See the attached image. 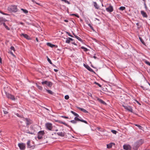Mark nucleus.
<instances>
[{"instance_id": "f257e3e1", "label": "nucleus", "mask_w": 150, "mask_h": 150, "mask_svg": "<svg viewBox=\"0 0 150 150\" xmlns=\"http://www.w3.org/2000/svg\"><path fill=\"white\" fill-rule=\"evenodd\" d=\"M8 10L11 12H16L17 11V6L15 5L9 6L8 7Z\"/></svg>"}, {"instance_id": "f03ea898", "label": "nucleus", "mask_w": 150, "mask_h": 150, "mask_svg": "<svg viewBox=\"0 0 150 150\" xmlns=\"http://www.w3.org/2000/svg\"><path fill=\"white\" fill-rule=\"evenodd\" d=\"M143 142L144 141L142 139L139 140L134 144V146L136 148H138L139 146L141 145Z\"/></svg>"}, {"instance_id": "7ed1b4c3", "label": "nucleus", "mask_w": 150, "mask_h": 150, "mask_svg": "<svg viewBox=\"0 0 150 150\" xmlns=\"http://www.w3.org/2000/svg\"><path fill=\"white\" fill-rule=\"evenodd\" d=\"M75 116H76V117L74 118V120H77L78 121H80L81 122H84L86 124H87V122L86 121L83 120L82 119H80L78 117H79V115L76 113H75V114L74 115Z\"/></svg>"}, {"instance_id": "20e7f679", "label": "nucleus", "mask_w": 150, "mask_h": 150, "mask_svg": "<svg viewBox=\"0 0 150 150\" xmlns=\"http://www.w3.org/2000/svg\"><path fill=\"white\" fill-rule=\"evenodd\" d=\"M42 84L43 85H46L47 86L50 87H51L52 85V82L50 81H47L42 82Z\"/></svg>"}, {"instance_id": "39448f33", "label": "nucleus", "mask_w": 150, "mask_h": 150, "mask_svg": "<svg viewBox=\"0 0 150 150\" xmlns=\"http://www.w3.org/2000/svg\"><path fill=\"white\" fill-rule=\"evenodd\" d=\"M5 93L7 97L8 98H10L13 100H15V98L12 95L8 93H7V92H6V91H5Z\"/></svg>"}, {"instance_id": "423d86ee", "label": "nucleus", "mask_w": 150, "mask_h": 150, "mask_svg": "<svg viewBox=\"0 0 150 150\" xmlns=\"http://www.w3.org/2000/svg\"><path fill=\"white\" fill-rule=\"evenodd\" d=\"M45 134L44 132L43 131H39L38 133V139H41L42 138V137Z\"/></svg>"}, {"instance_id": "0eeeda50", "label": "nucleus", "mask_w": 150, "mask_h": 150, "mask_svg": "<svg viewBox=\"0 0 150 150\" xmlns=\"http://www.w3.org/2000/svg\"><path fill=\"white\" fill-rule=\"evenodd\" d=\"M123 149L125 150H131L132 147L129 145L125 144L123 146Z\"/></svg>"}, {"instance_id": "6e6552de", "label": "nucleus", "mask_w": 150, "mask_h": 150, "mask_svg": "<svg viewBox=\"0 0 150 150\" xmlns=\"http://www.w3.org/2000/svg\"><path fill=\"white\" fill-rule=\"evenodd\" d=\"M18 145L21 150H23L25 148V145L23 143H19Z\"/></svg>"}, {"instance_id": "1a4fd4ad", "label": "nucleus", "mask_w": 150, "mask_h": 150, "mask_svg": "<svg viewBox=\"0 0 150 150\" xmlns=\"http://www.w3.org/2000/svg\"><path fill=\"white\" fill-rule=\"evenodd\" d=\"M46 126L47 128L49 130H51L52 128V125L50 123H47L46 124Z\"/></svg>"}, {"instance_id": "9d476101", "label": "nucleus", "mask_w": 150, "mask_h": 150, "mask_svg": "<svg viewBox=\"0 0 150 150\" xmlns=\"http://www.w3.org/2000/svg\"><path fill=\"white\" fill-rule=\"evenodd\" d=\"M123 106L125 109H126L128 111L131 112H132V109L131 107L130 106H126L124 105H123Z\"/></svg>"}, {"instance_id": "9b49d317", "label": "nucleus", "mask_w": 150, "mask_h": 150, "mask_svg": "<svg viewBox=\"0 0 150 150\" xmlns=\"http://www.w3.org/2000/svg\"><path fill=\"white\" fill-rule=\"evenodd\" d=\"M106 10L110 12H111L113 11V7L111 6H110L106 8Z\"/></svg>"}, {"instance_id": "f8f14e48", "label": "nucleus", "mask_w": 150, "mask_h": 150, "mask_svg": "<svg viewBox=\"0 0 150 150\" xmlns=\"http://www.w3.org/2000/svg\"><path fill=\"white\" fill-rule=\"evenodd\" d=\"M57 134L59 136L63 137L65 135V133L64 132H57Z\"/></svg>"}, {"instance_id": "ddd939ff", "label": "nucleus", "mask_w": 150, "mask_h": 150, "mask_svg": "<svg viewBox=\"0 0 150 150\" xmlns=\"http://www.w3.org/2000/svg\"><path fill=\"white\" fill-rule=\"evenodd\" d=\"M141 13L143 17L145 18H147L148 17L147 15L144 11H141Z\"/></svg>"}, {"instance_id": "4468645a", "label": "nucleus", "mask_w": 150, "mask_h": 150, "mask_svg": "<svg viewBox=\"0 0 150 150\" xmlns=\"http://www.w3.org/2000/svg\"><path fill=\"white\" fill-rule=\"evenodd\" d=\"M84 66L88 70L91 71H93V70L88 65H86L84 64Z\"/></svg>"}, {"instance_id": "2eb2a0df", "label": "nucleus", "mask_w": 150, "mask_h": 150, "mask_svg": "<svg viewBox=\"0 0 150 150\" xmlns=\"http://www.w3.org/2000/svg\"><path fill=\"white\" fill-rule=\"evenodd\" d=\"M97 100L99 101L100 103H102V104H106V103L104 102L103 100H102L101 99H100V98H97Z\"/></svg>"}, {"instance_id": "dca6fc26", "label": "nucleus", "mask_w": 150, "mask_h": 150, "mask_svg": "<svg viewBox=\"0 0 150 150\" xmlns=\"http://www.w3.org/2000/svg\"><path fill=\"white\" fill-rule=\"evenodd\" d=\"M77 108L78 109H80V110H81L83 111V112H84L85 113H87L88 112L87 110H85V109H84L83 108H80L79 107H77Z\"/></svg>"}, {"instance_id": "f3484780", "label": "nucleus", "mask_w": 150, "mask_h": 150, "mask_svg": "<svg viewBox=\"0 0 150 150\" xmlns=\"http://www.w3.org/2000/svg\"><path fill=\"white\" fill-rule=\"evenodd\" d=\"M21 35L23 36L24 38H26L27 39H29L30 38L29 37L27 34L22 33Z\"/></svg>"}, {"instance_id": "a211bd4d", "label": "nucleus", "mask_w": 150, "mask_h": 150, "mask_svg": "<svg viewBox=\"0 0 150 150\" xmlns=\"http://www.w3.org/2000/svg\"><path fill=\"white\" fill-rule=\"evenodd\" d=\"M112 144H114L113 143H111L109 144H107V148H111L112 146Z\"/></svg>"}, {"instance_id": "6ab92c4d", "label": "nucleus", "mask_w": 150, "mask_h": 150, "mask_svg": "<svg viewBox=\"0 0 150 150\" xmlns=\"http://www.w3.org/2000/svg\"><path fill=\"white\" fill-rule=\"evenodd\" d=\"M93 4L94 6L96 8L98 9L99 8V7L97 4L96 3V2H93Z\"/></svg>"}, {"instance_id": "aec40b11", "label": "nucleus", "mask_w": 150, "mask_h": 150, "mask_svg": "<svg viewBox=\"0 0 150 150\" xmlns=\"http://www.w3.org/2000/svg\"><path fill=\"white\" fill-rule=\"evenodd\" d=\"M47 46L50 47H53L55 46L54 45L51 44L50 43H47Z\"/></svg>"}, {"instance_id": "412c9836", "label": "nucleus", "mask_w": 150, "mask_h": 150, "mask_svg": "<svg viewBox=\"0 0 150 150\" xmlns=\"http://www.w3.org/2000/svg\"><path fill=\"white\" fill-rule=\"evenodd\" d=\"M73 35H74V37L78 40L80 41H82V40L79 37H78V36H76V35H75L74 33H73Z\"/></svg>"}, {"instance_id": "4be33fe9", "label": "nucleus", "mask_w": 150, "mask_h": 150, "mask_svg": "<svg viewBox=\"0 0 150 150\" xmlns=\"http://www.w3.org/2000/svg\"><path fill=\"white\" fill-rule=\"evenodd\" d=\"M30 141L29 140L27 142L28 147L30 148L32 147V146L30 145Z\"/></svg>"}, {"instance_id": "5701e85b", "label": "nucleus", "mask_w": 150, "mask_h": 150, "mask_svg": "<svg viewBox=\"0 0 150 150\" xmlns=\"http://www.w3.org/2000/svg\"><path fill=\"white\" fill-rule=\"evenodd\" d=\"M21 10L23 11V13L25 14H27L28 13V11L26 9L21 8Z\"/></svg>"}, {"instance_id": "b1692460", "label": "nucleus", "mask_w": 150, "mask_h": 150, "mask_svg": "<svg viewBox=\"0 0 150 150\" xmlns=\"http://www.w3.org/2000/svg\"><path fill=\"white\" fill-rule=\"evenodd\" d=\"M46 91L48 93L52 95L53 93V92L50 90L46 89Z\"/></svg>"}, {"instance_id": "393cba45", "label": "nucleus", "mask_w": 150, "mask_h": 150, "mask_svg": "<svg viewBox=\"0 0 150 150\" xmlns=\"http://www.w3.org/2000/svg\"><path fill=\"white\" fill-rule=\"evenodd\" d=\"M3 24L6 29L8 30H10V28L6 25L4 23H3Z\"/></svg>"}, {"instance_id": "a878e982", "label": "nucleus", "mask_w": 150, "mask_h": 150, "mask_svg": "<svg viewBox=\"0 0 150 150\" xmlns=\"http://www.w3.org/2000/svg\"><path fill=\"white\" fill-rule=\"evenodd\" d=\"M4 21H5V20L4 19L2 18H0V24H3V23H2V22H4Z\"/></svg>"}, {"instance_id": "bb28decb", "label": "nucleus", "mask_w": 150, "mask_h": 150, "mask_svg": "<svg viewBox=\"0 0 150 150\" xmlns=\"http://www.w3.org/2000/svg\"><path fill=\"white\" fill-rule=\"evenodd\" d=\"M56 122H59V123H61L62 124H63L64 125H65L66 126H67V124H66L64 122H63L60 120H56Z\"/></svg>"}, {"instance_id": "cd10ccee", "label": "nucleus", "mask_w": 150, "mask_h": 150, "mask_svg": "<svg viewBox=\"0 0 150 150\" xmlns=\"http://www.w3.org/2000/svg\"><path fill=\"white\" fill-rule=\"evenodd\" d=\"M36 85L38 88L40 90H42V86L38 85L37 83H36Z\"/></svg>"}, {"instance_id": "c85d7f7f", "label": "nucleus", "mask_w": 150, "mask_h": 150, "mask_svg": "<svg viewBox=\"0 0 150 150\" xmlns=\"http://www.w3.org/2000/svg\"><path fill=\"white\" fill-rule=\"evenodd\" d=\"M81 49H83L84 51L85 52H86L88 51V49L85 47H81Z\"/></svg>"}, {"instance_id": "c756f323", "label": "nucleus", "mask_w": 150, "mask_h": 150, "mask_svg": "<svg viewBox=\"0 0 150 150\" xmlns=\"http://www.w3.org/2000/svg\"><path fill=\"white\" fill-rule=\"evenodd\" d=\"M125 9V8L124 6H121L119 8V9L123 11Z\"/></svg>"}, {"instance_id": "7c9ffc66", "label": "nucleus", "mask_w": 150, "mask_h": 150, "mask_svg": "<svg viewBox=\"0 0 150 150\" xmlns=\"http://www.w3.org/2000/svg\"><path fill=\"white\" fill-rule=\"evenodd\" d=\"M139 39L140 41L142 43V44H143L144 45H145V42H144V41H143V40L141 38H140V37L139 38Z\"/></svg>"}, {"instance_id": "2f4dec72", "label": "nucleus", "mask_w": 150, "mask_h": 150, "mask_svg": "<svg viewBox=\"0 0 150 150\" xmlns=\"http://www.w3.org/2000/svg\"><path fill=\"white\" fill-rule=\"evenodd\" d=\"M135 125L137 126L140 129H141V130H142V127L140 125H137V124H136V125Z\"/></svg>"}, {"instance_id": "473e14b6", "label": "nucleus", "mask_w": 150, "mask_h": 150, "mask_svg": "<svg viewBox=\"0 0 150 150\" xmlns=\"http://www.w3.org/2000/svg\"><path fill=\"white\" fill-rule=\"evenodd\" d=\"M47 60L51 64H52V63L51 62L50 59L47 56Z\"/></svg>"}, {"instance_id": "72a5a7b5", "label": "nucleus", "mask_w": 150, "mask_h": 150, "mask_svg": "<svg viewBox=\"0 0 150 150\" xmlns=\"http://www.w3.org/2000/svg\"><path fill=\"white\" fill-rule=\"evenodd\" d=\"M76 120H71L70 121L71 122V123H74V124H76Z\"/></svg>"}, {"instance_id": "f704fd0d", "label": "nucleus", "mask_w": 150, "mask_h": 150, "mask_svg": "<svg viewBox=\"0 0 150 150\" xmlns=\"http://www.w3.org/2000/svg\"><path fill=\"white\" fill-rule=\"evenodd\" d=\"M111 131L113 133L115 134H116L117 132V131L113 130H111Z\"/></svg>"}, {"instance_id": "c9c22d12", "label": "nucleus", "mask_w": 150, "mask_h": 150, "mask_svg": "<svg viewBox=\"0 0 150 150\" xmlns=\"http://www.w3.org/2000/svg\"><path fill=\"white\" fill-rule=\"evenodd\" d=\"M94 83L98 85L99 87H101V86L100 84L96 82H95Z\"/></svg>"}, {"instance_id": "e433bc0d", "label": "nucleus", "mask_w": 150, "mask_h": 150, "mask_svg": "<svg viewBox=\"0 0 150 150\" xmlns=\"http://www.w3.org/2000/svg\"><path fill=\"white\" fill-rule=\"evenodd\" d=\"M65 99L66 100H68L69 98V97L68 95H66L64 97Z\"/></svg>"}, {"instance_id": "4c0bfd02", "label": "nucleus", "mask_w": 150, "mask_h": 150, "mask_svg": "<svg viewBox=\"0 0 150 150\" xmlns=\"http://www.w3.org/2000/svg\"><path fill=\"white\" fill-rule=\"evenodd\" d=\"M66 42L67 43H69L70 42V40L69 39V38H67L66 41Z\"/></svg>"}, {"instance_id": "58836bf2", "label": "nucleus", "mask_w": 150, "mask_h": 150, "mask_svg": "<svg viewBox=\"0 0 150 150\" xmlns=\"http://www.w3.org/2000/svg\"><path fill=\"white\" fill-rule=\"evenodd\" d=\"M10 49H11V50H13L14 51H15V49L14 47L13 46H11V47Z\"/></svg>"}, {"instance_id": "ea45409f", "label": "nucleus", "mask_w": 150, "mask_h": 150, "mask_svg": "<svg viewBox=\"0 0 150 150\" xmlns=\"http://www.w3.org/2000/svg\"><path fill=\"white\" fill-rule=\"evenodd\" d=\"M25 120L27 122H26V124L27 125H28L30 124V123H29V122L28 121V120L27 118H26L25 119Z\"/></svg>"}, {"instance_id": "a19ab883", "label": "nucleus", "mask_w": 150, "mask_h": 150, "mask_svg": "<svg viewBox=\"0 0 150 150\" xmlns=\"http://www.w3.org/2000/svg\"><path fill=\"white\" fill-rule=\"evenodd\" d=\"M145 62L146 64L150 66V63L149 62L146 61Z\"/></svg>"}, {"instance_id": "79ce46f5", "label": "nucleus", "mask_w": 150, "mask_h": 150, "mask_svg": "<svg viewBox=\"0 0 150 150\" xmlns=\"http://www.w3.org/2000/svg\"><path fill=\"white\" fill-rule=\"evenodd\" d=\"M3 112H4V113L5 114H7L8 113V112L7 111H6L5 110H4Z\"/></svg>"}, {"instance_id": "37998d69", "label": "nucleus", "mask_w": 150, "mask_h": 150, "mask_svg": "<svg viewBox=\"0 0 150 150\" xmlns=\"http://www.w3.org/2000/svg\"><path fill=\"white\" fill-rule=\"evenodd\" d=\"M61 117H63V118H65V119H68V117H67V116H62Z\"/></svg>"}, {"instance_id": "c03bdc74", "label": "nucleus", "mask_w": 150, "mask_h": 150, "mask_svg": "<svg viewBox=\"0 0 150 150\" xmlns=\"http://www.w3.org/2000/svg\"><path fill=\"white\" fill-rule=\"evenodd\" d=\"M71 15L75 16L77 17H79V16L78 15H76V14H71Z\"/></svg>"}, {"instance_id": "a18cd8bd", "label": "nucleus", "mask_w": 150, "mask_h": 150, "mask_svg": "<svg viewBox=\"0 0 150 150\" xmlns=\"http://www.w3.org/2000/svg\"><path fill=\"white\" fill-rule=\"evenodd\" d=\"M67 34H68V35L69 36H70L71 37H73L70 34V33H68V32H66Z\"/></svg>"}, {"instance_id": "49530a36", "label": "nucleus", "mask_w": 150, "mask_h": 150, "mask_svg": "<svg viewBox=\"0 0 150 150\" xmlns=\"http://www.w3.org/2000/svg\"><path fill=\"white\" fill-rule=\"evenodd\" d=\"M88 95L89 96H91V97H92V95L91 93H88Z\"/></svg>"}, {"instance_id": "de8ad7c7", "label": "nucleus", "mask_w": 150, "mask_h": 150, "mask_svg": "<svg viewBox=\"0 0 150 150\" xmlns=\"http://www.w3.org/2000/svg\"><path fill=\"white\" fill-rule=\"evenodd\" d=\"M16 115L18 116V117H22L20 115H19V114L18 113H16Z\"/></svg>"}, {"instance_id": "09e8293b", "label": "nucleus", "mask_w": 150, "mask_h": 150, "mask_svg": "<svg viewBox=\"0 0 150 150\" xmlns=\"http://www.w3.org/2000/svg\"><path fill=\"white\" fill-rule=\"evenodd\" d=\"M88 25L92 29H93V27L91 25V24H88Z\"/></svg>"}, {"instance_id": "8fccbe9b", "label": "nucleus", "mask_w": 150, "mask_h": 150, "mask_svg": "<svg viewBox=\"0 0 150 150\" xmlns=\"http://www.w3.org/2000/svg\"><path fill=\"white\" fill-rule=\"evenodd\" d=\"M144 6H145V8L146 10H147V6H146V5L145 4H144Z\"/></svg>"}, {"instance_id": "3c124183", "label": "nucleus", "mask_w": 150, "mask_h": 150, "mask_svg": "<svg viewBox=\"0 0 150 150\" xmlns=\"http://www.w3.org/2000/svg\"><path fill=\"white\" fill-rule=\"evenodd\" d=\"M10 53L11 54V55H12L13 56L15 57V55L13 54V53L12 52H10Z\"/></svg>"}, {"instance_id": "603ef678", "label": "nucleus", "mask_w": 150, "mask_h": 150, "mask_svg": "<svg viewBox=\"0 0 150 150\" xmlns=\"http://www.w3.org/2000/svg\"><path fill=\"white\" fill-rule=\"evenodd\" d=\"M69 39L70 40V41H73V39L71 38H69Z\"/></svg>"}, {"instance_id": "864d4df0", "label": "nucleus", "mask_w": 150, "mask_h": 150, "mask_svg": "<svg viewBox=\"0 0 150 150\" xmlns=\"http://www.w3.org/2000/svg\"><path fill=\"white\" fill-rule=\"evenodd\" d=\"M71 112L74 115V114H75V112H74V111H71Z\"/></svg>"}, {"instance_id": "5fc2aeb1", "label": "nucleus", "mask_w": 150, "mask_h": 150, "mask_svg": "<svg viewBox=\"0 0 150 150\" xmlns=\"http://www.w3.org/2000/svg\"><path fill=\"white\" fill-rule=\"evenodd\" d=\"M0 13H1L3 14H4V15H6V14H5V13H3L2 11H0Z\"/></svg>"}, {"instance_id": "6e6d98bb", "label": "nucleus", "mask_w": 150, "mask_h": 150, "mask_svg": "<svg viewBox=\"0 0 150 150\" xmlns=\"http://www.w3.org/2000/svg\"><path fill=\"white\" fill-rule=\"evenodd\" d=\"M64 21L65 22H68V21L67 20H64Z\"/></svg>"}, {"instance_id": "4d7b16f0", "label": "nucleus", "mask_w": 150, "mask_h": 150, "mask_svg": "<svg viewBox=\"0 0 150 150\" xmlns=\"http://www.w3.org/2000/svg\"><path fill=\"white\" fill-rule=\"evenodd\" d=\"M54 70L55 72H57L58 71V70L56 69H54Z\"/></svg>"}, {"instance_id": "13d9d810", "label": "nucleus", "mask_w": 150, "mask_h": 150, "mask_svg": "<svg viewBox=\"0 0 150 150\" xmlns=\"http://www.w3.org/2000/svg\"><path fill=\"white\" fill-rule=\"evenodd\" d=\"M36 40L37 41V42H38V38H36Z\"/></svg>"}, {"instance_id": "bf43d9fd", "label": "nucleus", "mask_w": 150, "mask_h": 150, "mask_svg": "<svg viewBox=\"0 0 150 150\" xmlns=\"http://www.w3.org/2000/svg\"><path fill=\"white\" fill-rule=\"evenodd\" d=\"M0 62L1 63V57L0 58Z\"/></svg>"}, {"instance_id": "052dcab7", "label": "nucleus", "mask_w": 150, "mask_h": 150, "mask_svg": "<svg viewBox=\"0 0 150 150\" xmlns=\"http://www.w3.org/2000/svg\"><path fill=\"white\" fill-rule=\"evenodd\" d=\"M32 1L34 3H35L36 2L34 0H32Z\"/></svg>"}, {"instance_id": "680f3d73", "label": "nucleus", "mask_w": 150, "mask_h": 150, "mask_svg": "<svg viewBox=\"0 0 150 150\" xmlns=\"http://www.w3.org/2000/svg\"><path fill=\"white\" fill-rule=\"evenodd\" d=\"M35 3L36 4H38V5H40V4H39V3H37L36 2H35Z\"/></svg>"}, {"instance_id": "e2e57ef3", "label": "nucleus", "mask_w": 150, "mask_h": 150, "mask_svg": "<svg viewBox=\"0 0 150 150\" xmlns=\"http://www.w3.org/2000/svg\"><path fill=\"white\" fill-rule=\"evenodd\" d=\"M135 100V101L137 103H139V102H138L137 100Z\"/></svg>"}, {"instance_id": "0e129e2a", "label": "nucleus", "mask_w": 150, "mask_h": 150, "mask_svg": "<svg viewBox=\"0 0 150 150\" xmlns=\"http://www.w3.org/2000/svg\"><path fill=\"white\" fill-rule=\"evenodd\" d=\"M93 57H94L95 59H96V56H94Z\"/></svg>"}, {"instance_id": "69168bd1", "label": "nucleus", "mask_w": 150, "mask_h": 150, "mask_svg": "<svg viewBox=\"0 0 150 150\" xmlns=\"http://www.w3.org/2000/svg\"><path fill=\"white\" fill-rule=\"evenodd\" d=\"M97 129H98V130H100V128H99V127H98V128H97Z\"/></svg>"}, {"instance_id": "338daca9", "label": "nucleus", "mask_w": 150, "mask_h": 150, "mask_svg": "<svg viewBox=\"0 0 150 150\" xmlns=\"http://www.w3.org/2000/svg\"><path fill=\"white\" fill-rule=\"evenodd\" d=\"M55 131H58V129H56V130H55Z\"/></svg>"}, {"instance_id": "774afa93", "label": "nucleus", "mask_w": 150, "mask_h": 150, "mask_svg": "<svg viewBox=\"0 0 150 150\" xmlns=\"http://www.w3.org/2000/svg\"><path fill=\"white\" fill-rule=\"evenodd\" d=\"M136 25H139V23H136Z\"/></svg>"}]
</instances>
